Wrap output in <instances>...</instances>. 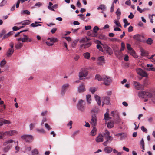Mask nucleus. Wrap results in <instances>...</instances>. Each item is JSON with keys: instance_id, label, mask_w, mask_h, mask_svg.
<instances>
[{"instance_id": "obj_49", "label": "nucleus", "mask_w": 155, "mask_h": 155, "mask_svg": "<svg viewBox=\"0 0 155 155\" xmlns=\"http://www.w3.org/2000/svg\"><path fill=\"white\" fill-rule=\"evenodd\" d=\"M12 33L13 31L9 32L7 34L5 35L4 36L3 38L4 39H5V38H7V37L12 35Z\"/></svg>"}, {"instance_id": "obj_4", "label": "nucleus", "mask_w": 155, "mask_h": 155, "mask_svg": "<svg viewBox=\"0 0 155 155\" xmlns=\"http://www.w3.org/2000/svg\"><path fill=\"white\" fill-rule=\"evenodd\" d=\"M85 103L84 101L81 100L78 102L77 104V108L81 111H84L85 108Z\"/></svg>"}, {"instance_id": "obj_39", "label": "nucleus", "mask_w": 155, "mask_h": 155, "mask_svg": "<svg viewBox=\"0 0 155 155\" xmlns=\"http://www.w3.org/2000/svg\"><path fill=\"white\" fill-rule=\"evenodd\" d=\"M30 21L28 20H25L24 21H23V22H21V23H22V25L23 26H25L26 25H28L30 24Z\"/></svg>"}, {"instance_id": "obj_45", "label": "nucleus", "mask_w": 155, "mask_h": 155, "mask_svg": "<svg viewBox=\"0 0 155 155\" xmlns=\"http://www.w3.org/2000/svg\"><path fill=\"white\" fill-rule=\"evenodd\" d=\"M50 41L51 42L53 43L54 44V43L58 42V40L57 38L52 37H51Z\"/></svg>"}, {"instance_id": "obj_17", "label": "nucleus", "mask_w": 155, "mask_h": 155, "mask_svg": "<svg viewBox=\"0 0 155 155\" xmlns=\"http://www.w3.org/2000/svg\"><path fill=\"white\" fill-rule=\"evenodd\" d=\"M133 83L136 89L139 90L141 88L142 85L138 82L134 81L133 82Z\"/></svg>"}, {"instance_id": "obj_33", "label": "nucleus", "mask_w": 155, "mask_h": 155, "mask_svg": "<svg viewBox=\"0 0 155 155\" xmlns=\"http://www.w3.org/2000/svg\"><path fill=\"white\" fill-rule=\"evenodd\" d=\"M31 155H37L39 154L38 150L37 149H34L31 151Z\"/></svg>"}, {"instance_id": "obj_21", "label": "nucleus", "mask_w": 155, "mask_h": 155, "mask_svg": "<svg viewBox=\"0 0 155 155\" xmlns=\"http://www.w3.org/2000/svg\"><path fill=\"white\" fill-rule=\"evenodd\" d=\"M14 51V49L9 48L6 52V55L7 57H10Z\"/></svg>"}, {"instance_id": "obj_47", "label": "nucleus", "mask_w": 155, "mask_h": 155, "mask_svg": "<svg viewBox=\"0 0 155 155\" xmlns=\"http://www.w3.org/2000/svg\"><path fill=\"white\" fill-rule=\"evenodd\" d=\"M31 150V148L30 147H27L25 148L24 152L27 153H28Z\"/></svg>"}, {"instance_id": "obj_25", "label": "nucleus", "mask_w": 155, "mask_h": 155, "mask_svg": "<svg viewBox=\"0 0 155 155\" xmlns=\"http://www.w3.org/2000/svg\"><path fill=\"white\" fill-rule=\"evenodd\" d=\"M109 114L108 113L106 112L104 114V119L106 121L110 120L111 117L109 116Z\"/></svg>"}, {"instance_id": "obj_20", "label": "nucleus", "mask_w": 155, "mask_h": 155, "mask_svg": "<svg viewBox=\"0 0 155 155\" xmlns=\"http://www.w3.org/2000/svg\"><path fill=\"white\" fill-rule=\"evenodd\" d=\"M91 45V42H88L86 44H84L80 45V47L81 48H86L89 47Z\"/></svg>"}, {"instance_id": "obj_9", "label": "nucleus", "mask_w": 155, "mask_h": 155, "mask_svg": "<svg viewBox=\"0 0 155 155\" xmlns=\"http://www.w3.org/2000/svg\"><path fill=\"white\" fill-rule=\"evenodd\" d=\"M137 74L140 76L145 77H147L148 75L147 73L140 68H138L136 70Z\"/></svg>"}, {"instance_id": "obj_35", "label": "nucleus", "mask_w": 155, "mask_h": 155, "mask_svg": "<svg viewBox=\"0 0 155 155\" xmlns=\"http://www.w3.org/2000/svg\"><path fill=\"white\" fill-rule=\"evenodd\" d=\"M107 127L109 128H111L114 126L113 122H110L107 123Z\"/></svg>"}, {"instance_id": "obj_36", "label": "nucleus", "mask_w": 155, "mask_h": 155, "mask_svg": "<svg viewBox=\"0 0 155 155\" xmlns=\"http://www.w3.org/2000/svg\"><path fill=\"white\" fill-rule=\"evenodd\" d=\"M30 13V12L28 10H27L21 11V15H23L24 14L29 15Z\"/></svg>"}, {"instance_id": "obj_37", "label": "nucleus", "mask_w": 155, "mask_h": 155, "mask_svg": "<svg viewBox=\"0 0 155 155\" xmlns=\"http://www.w3.org/2000/svg\"><path fill=\"white\" fill-rule=\"evenodd\" d=\"M98 41V40L97 41V42L98 43V44L97 45V49H99V50L103 52L104 48H103L102 47L99 45V44H100L99 43V42Z\"/></svg>"}, {"instance_id": "obj_10", "label": "nucleus", "mask_w": 155, "mask_h": 155, "mask_svg": "<svg viewBox=\"0 0 155 155\" xmlns=\"http://www.w3.org/2000/svg\"><path fill=\"white\" fill-rule=\"evenodd\" d=\"M18 133V132L14 130H11L6 131L4 132L5 136H12Z\"/></svg>"}, {"instance_id": "obj_62", "label": "nucleus", "mask_w": 155, "mask_h": 155, "mask_svg": "<svg viewBox=\"0 0 155 155\" xmlns=\"http://www.w3.org/2000/svg\"><path fill=\"white\" fill-rule=\"evenodd\" d=\"M146 70L147 71H155V68L154 67H151L147 68Z\"/></svg>"}, {"instance_id": "obj_40", "label": "nucleus", "mask_w": 155, "mask_h": 155, "mask_svg": "<svg viewBox=\"0 0 155 155\" xmlns=\"http://www.w3.org/2000/svg\"><path fill=\"white\" fill-rule=\"evenodd\" d=\"M110 98L108 97H104V101L107 104H110Z\"/></svg>"}, {"instance_id": "obj_50", "label": "nucleus", "mask_w": 155, "mask_h": 155, "mask_svg": "<svg viewBox=\"0 0 155 155\" xmlns=\"http://www.w3.org/2000/svg\"><path fill=\"white\" fill-rule=\"evenodd\" d=\"M7 0H3L0 3V7H2L5 6L7 3Z\"/></svg>"}, {"instance_id": "obj_56", "label": "nucleus", "mask_w": 155, "mask_h": 155, "mask_svg": "<svg viewBox=\"0 0 155 155\" xmlns=\"http://www.w3.org/2000/svg\"><path fill=\"white\" fill-rule=\"evenodd\" d=\"M105 8V5H101L97 8L98 9L104 10Z\"/></svg>"}, {"instance_id": "obj_7", "label": "nucleus", "mask_w": 155, "mask_h": 155, "mask_svg": "<svg viewBox=\"0 0 155 155\" xmlns=\"http://www.w3.org/2000/svg\"><path fill=\"white\" fill-rule=\"evenodd\" d=\"M69 85L68 83L64 84L61 87V95L64 96L66 90L69 87Z\"/></svg>"}, {"instance_id": "obj_19", "label": "nucleus", "mask_w": 155, "mask_h": 155, "mask_svg": "<svg viewBox=\"0 0 155 155\" xmlns=\"http://www.w3.org/2000/svg\"><path fill=\"white\" fill-rule=\"evenodd\" d=\"M94 97L95 100L97 101L98 105H100L101 104V101L100 97L97 95H94Z\"/></svg>"}, {"instance_id": "obj_63", "label": "nucleus", "mask_w": 155, "mask_h": 155, "mask_svg": "<svg viewBox=\"0 0 155 155\" xmlns=\"http://www.w3.org/2000/svg\"><path fill=\"white\" fill-rule=\"evenodd\" d=\"M36 130L37 131L39 132H41L43 133H45V130L43 128H41L40 129H36Z\"/></svg>"}, {"instance_id": "obj_32", "label": "nucleus", "mask_w": 155, "mask_h": 155, "mask_svg": "<svg viewBox=\"0 0 155 155\" xmlns=\"http://www.w3.org/2000/svg\"><path fill=\"white\" fill-rule=\"evenodd\" d=\"M129 54L132 56L134 58H137V55L136 54L135 52L132 49L129 51Z\"/></svg>"}, {"instance_id": "obj_44", "label": "nucleus", "mask_w": 155, "mask_h": 155, "mask_svg": "<svg viewBox=\"0 0 155 155\" xmlns=\"http://www.w3.org/2000/svg\"><path fill=\"white\" fill-rule=\"evenodd\" d=\"M140 146H141L142 147V149L143 150H145L144 148V140L143 138H142L141 141L140 143Z\"/></svg>"}, {"instance_id": "obj_24", "label": "nucleus", "mask_w": 155, "mask_h": 155, "mask_svg": "<svg viewBox=\"0 0 155 155\" xmlns=\"http://www.w3.org/2000/svg\"><path fill=\"white\" fill-rule=\"evenodd\" d=\"M14 142V141L12 139H9L5 141L3 143V145L4 146H6L8 144H10Z\"/></svg>"}, {"instance_id": "obj_13", "label": "nucleus", "mask_w": 155, "mask_h": 155, "mask_svg": "<svg viewBox=\"0 0 155 155\" xmlns=\"http://www.w3.org/2000/svg\"><path fill=\"white\" fill-rule=\"evenodd\" d=\"M97 63L98 65H102L105 63V60L103 56L98 57L97 59Z\"/></svg>"}, {"instance_id": "obj_30", "label": "nucleus", "mask_w": 155, "mask_h": 155, "mask_svg": "<svg viewBox=\"0 0 155 155\" xmlns=\"http://www.w3.org/2000/svg\"><path fill=\"white\" fill-rule=\"evenodd\" d=\"M97 129L95 126H93V129L91 132V135L92 136H94L96 134Z\"/></svg>"}, {"instance_id": "obj_43", "label": "nucleus", "mask_w": 155, "mask_h": 155, "mask_svg": "<svg viewBox=\"0 0 155 155\" xmlns=\"http://www.w3.org/2000/svg\"><path fill=\"white\" fill-rule=\"evenodd\" d=\"M6 61L5 59H4L2 60L0 63V66L1 68H3L4 65L6 64Z\"/></svg>"}, {"instance_id": "obj_52", "label": "nucleus", "mask_w": 155, "mask_h": 155, "mask_svg": "<svg viewBox=\"0 0 155 155\" xmlns=\"http://www.w3.org/2000/svg\"><path fill=\"white\" fill-rule=\"evenodd\" d=\"M153 42V40L151 38H148L146 41V43L147 44H149V45H151Z\"/></svg>"}, {"instance_id": "obj_53", "label": "nucleus", "mask_w": 155, "mask_h": 155, "mask_svg": "<svg viewBox=\"0 0 155 155\" xmlns=\"http://www.w3.org/2000/svg\"><path fill=\"white\" fill-rule=\"evenodd\" d=\"M35 124L31 123L29 125V129L30 130H33L35 127Z\"/></svg>"}, {"instance_id": "obj_42", "label": "nucleus", "mask_w": 155, "mask_h": 155, "mask_svg": "<svg viewBox=\"0 0 155 155\" xmlns=\"http://www.w3.org/2000/svg\"><path fill=\"white\" fill-rule=\"evenodd\" d=\"M99 30V28L97 26H95L93 28L94 32L95 33L93 36H96L97 35L96 33L97 32V31Z\"/></svg>"}, {"instance_id": "obj_5", "label": "nucleus", "mask_w": 155, "mask_h": 155, "mask_svg": "<svg viewBox=\"0 0 155 155\" xmlns=\"http://www.w3.org/2000/svg\"><path fill=\"white\" fill-rule=\"evenodd\" d=\"M103 79L102 81L104 82L103 84L106 86L109 85L112 81L111 78L108 76L103 75Z\"/></svg>"}, {"instance_id": "obj_23", "label": "nucleus", "mask_w": 155, "mask_h": 155, "mask_svg": "<svg viewBox=\"0 0 155 155\" xmlns=\"http://www.w3.org/2000/svg\"><path fill=\"white\" fill-rule=\"evenodd\" d=\"M23 43L22 42H21L19 41L17 42L15 45V48L17 49H20L23 45Z\"/></svg>"}, {"instance_id": "obj_2", "label": "nucleus", "mask_w": 155, "mask_h": 155, "mask_svg": "<svg viewBox=\"0 0 155 155\" xmlns=\"http://www.w3.org/2000/svg\"><path fill=\"white\" fill-rule=\"evenodd\" d=\"M133 39L139 42H145L144 36L142 34H137L134 35L133 36Z\"/></svg>"}, {"instance_id": "obj_60", "label": "nucleus", "mask_w": 155, "mask_h": 155, "mask_svg": "<svg viewBox=\"0 0 155 155\" xmlns=\"http://www.w3.org/2000/svg\"><path fill=\"white\" fill-rule=\"evenodd\" d=\"M113 152L114 153H116L117 155H121L122 153L118 152L115 149H114L113 150Z\"/></svg>"}, {"instance_id": "obj_11", "label": "nucleus", "mask_w": 155, "mask_h": 155, "mask_svg": "<svg viewBox=\"0 0 155 155\" xmlns=\"http://www.w3.org/2000/svg\"><path fill=\"white\" fill-rule=\"evenodd\" d=\"M155 93V90L153 89L150 91H145V98H151Z\"/></svg>"}, {"instance_id": "obj_1", "label": "nucleus", "mask_w": 155, "mask_h": 155, "mask_svg": "<svg viewBox=\"0 0 155 155\" xmlns=\"http://www.w3.org/2000/svg\"><path fill=\"white\" fill-rule=\"evenodd\" d=\"M104 138L106 140V141L103 143L104 146H106L108 143H110L113 140V137L110 135V132L107 130H105V132L103 133Z\"/></svg>"}, {"instance_id": "obj_22", "label": "nucleus", "mask_w": 155, "mask_h": 155, "mask_svg": "<svg viewBox=\"0 0 155 155\" xmlns=\"http://www.w3.org/2000/svg\"><path fill=\"white\" fill-rule=\"evenodd\" d=\"M140 51L141 52V54L142 56H146L148 55V52L142 48H140Z\"/></svg>"}, {"instance_id": "obj_28", "label": "nucleus", "mask_w": 155, "mask_h": 155, "mask_svg": "<svg viewBox=\"0 0 155 155\" xmlns=\"http://www.w3.org/2000/svg\"><path fill=\"white\" fill-rule=\"evenodd\" d=\"M86 101L88 104H90L91 102V98L90 95L88 94L86 96Z\"/></svg>"}, {"instance_id": "obj_41", "label": "nucleus", "mask_w": 155, "mask_h": 155, "mask_svg": "<svg viewBox=\"0 0 155 155\" xmlns=\"http://www.w3.org/2000/svg\"><path fill=\"white\" fill-rule=\"evenodd\" d=\"M95 78L98 81H102L103 75L102 76H101L100 75L97 74L95 76Z\"/></svg>"}, {"instance_id": "obj_48", "label": "nucleus", "mask_w": 155, "mask_h": 155, "mask_svg": "<svg viewBox=\"0 0 155 155\" xmlns=\"http://www.w3.org/2000/svg\"><path fill=\"white\" fill-rule=\"evenodd\" d=\"M83 56L85 58L88 59L90 58V54L88 52L85 53L84 54Z\"/></svg>"}, {"instance_id": "obj_46", "label": "nucleus", "mask_w": 155, "mask_h": 155, "mask_svg": "<svg viewBox=\"0 0 155 155\" xmlns=\"http://www.w3.org/2000/svg\"><path fill=\"white\" fill-rule=\"evenodd\" d=\"M114 22L116 26L118 27H121V25L120 23V22H119L118 20H114Z\"/></svg>"}, {"instance_id": "obj_59", "label": "nucleus", "mask_w": 155, "mask_h": 155, "mask_svg": "<svg viewBox=\"0 0 155 155\" xmlns=\"http://www.w3.org/2000/svg\"><path fill=\"white\" fill-rule=\"evenodd\" d=\"M2 123L5 124H9L11 123V122L8 120L4 119L2 121Z\"/></svg>"}, {"instance_id": "obj_51", "label": "nucleus", "mask_w": 155, "mask_h": 155, "mask_svg": "<svg viewBox=\"0 0 155 155\" xmlns=\"http://www.w3.org/2000/svg\"><path fill=\"white\" fill-rule=\"evenodd\" d=\"M53 5V4L51 2H49V5L48 6V8L49 10L54 11L55 10L51 6Z\"/></svg>"}, {"instance_id": "obj_8", "label": "nucleus", "mask_w": 155, "mask_h": 155, "mask_svg": "<svg viewBox=\"0 0 155 155\" xmlns=\"http://www.w3.org/2000/svg\"><path fill=\"white\" fill-rule=\"evenodd\" d=\"M90 123L93 126H95L97 124V120L96 114H93L91 116Z\"/></svg>"}, {"instance_id": "obj_15", "label": "nucleus", "mask_w": 155, "mask_h": 155, "mask_svg": "<svg viewBox=\"0 0 155 155\" xmlns=\"http://www.w3.org/2000/svg\"><path fill=\"white\" fill-rule=\"evenodd\" d=\"M78 90L79 92H82L85 91L84 86L83 83H81L78 87Z\"/></svg>"}, {"instance_id": "obj_12", "label": "nucleus", "mask_w": 155, "mask_h": 155, "mask_svg": "<svg viewBox=\"0 0 155 155\" xmlns=\"http://www.w3.org/2000/svg\"><path fill=\"white\" fill-rule=\"evenodd\" d=\"M88 74L87 71L84 69H81L79 73V76L81 80H82V78L86 77Z\"/></svg>"}, {"instance_id": "obj_31", "label": "nucleus", "mask_w": 155, "mask_h": 155, "mask_svg": "<svg viewBox=\"0 0 155 155\" xmlns=\"http://www.w3.org/2000/svg\"><path fill=\"white\" fill-rule=\"evenodd\" d=\"M116 14L117 15V19L119 20L120 18V16L121 15L120 10L119 8H118L116 12Z\"/></svg>"}, {"instance_id": "obj_14", "label": "nucleus", "mask_w": 155, "mask_h": 155, "mask_svg": "<svg viewBox=\"0 0 155 155\" xmlns=\"http://www.w3.org/2000/svg\"><path fill=\"white\" fill-rule=\"evenodd\" d=\"M23 38H22V42L24 43L28 42H30L32 41V39L29 38V37L27 35L23 34Z\"/></svg>"}, {"instance_id": "obj_57", "label": "nucleus", "mask_w": 155, "mask_h": 155, "mask_svg": "<svg viewBox=\"0 0 155 155\" xmlns=\"http://www.w3.org/2000/svg\"><path fill=\"white\" fill-rule=\"evenodd\" d=\"M73 122L72 121H70L67 124L68 127H70L69 129H71L72 128V124Z\"/></svg>"}, {"instance_id": "obj_34", "label": "nucleus", "mask_w": 155, "mask_h": 155, "mask_svg": "<svg viewBox=\"0 0 155 155\" xmlns=\"http://www.w3.org/2000/svg\"><path fill=\"white\" fill-rule=\"evenodd\" d=\"M97 90V88L95 87H91L90 88L89 90L92 94H93Z\"/></svg>"}, {"instance_id": "obj_27", "label": "nucleus", "mask_w": 155, "mask_h": 155, "mask_svg": "<svg viewBox=\"0 0 155 155\" xmlns=\"http://www.w3.org/2000/svg\"><path fill=\"white\" fill-rule=\"evenodd\" d=\"M138 96L139 97L141 98H145V91H142L138 93Z\"/></svg>"}, {"instance_id": "obj_55", "label": "nucleus", "mask_w": 155, "mask_h": 155, "mask_svg": "<svg viewBox=\"0 0 155 155\" xmlns=\"http://www.w3.org/2000/svg\"><path fill=\"white\" fill-rule=\"evenodd\" d=\"M45 128L48 130H49L51 129L50 126L47 123H45Z\"/></svg>"}, {"instance_id": "obj_29", "label": "nucleus", "mask_w": 155, "mask_h": 155, "mask_svg": "<svg viewBox=\"0 0 155 155\" xmlns=\"http://www.w3.org/2000/svg\"><path fill=\"white\" fill-rule=\"evenodd\" d=\"M40 22H35L34 23H32L31 24L30 26L32 27H35L38 26H41V25L39 23Z\"/></svg>"}, {"instance_id": "obj_61", "label": "nucleus", "mask_w": 155, "mask_h": 155, "mask_svg": "<svg viewBox=\"0 0 155 155\" xmlns=\"http://www.w3.org/2000/svg\"><path fill=\"white\" fill-rule=\"evenodd\" d=\"M125 48V44L123 42H122L121 43V48L120 50L121 51H123L124 49Z\"/></svg>"}, {"instance_id": "obj_26", "label": "nucleus", "mask_w": 155, "mask_h": 155, "mask_svg": "<svg viewBox=\"0 0 155 155\" xmlns=\"http://www.w3.org/2000/svg\"><path fill=\"white\" fill-rule=\"evenodd\" d=\"M121 51L117 50L114 51L115 55L118 58H120L122 55Z\"/></svg>"}, {"instance_id": "obj_64", "label": "nucleus", "mask_w": 155, "mask_h": 155, "mask_svg": "<svg viewBox=\"0 0 155 155\" xmlns=\"http://www.w3.org/2000/svg\"><path fill=\"white\" fill-rule=\"evenodd\" d=\"M152 102L154 103L155 104V93L153 95V96L151 98Z\"/></svg>"}, {"instance_id": "obj_3", "label": "nucleus", "mask_w": 155, "mask_h": 155, "mask_svg": "<svg viewBox=\"0 0 155 155\" xmlns=\"http://www.w3.org/2000/svg\"><path fill=\"white\" fill-rule=\"evenodd\" d=\"M98 41L103 46L104 50L107 54L111 55L113 53V51L110 47L106 44L102 43L99 41Z\"/></svg>"}, {"instance_id": "obj_16", "label": "nucleus", "mask_w": 155, "mask_h": 155, "mask_svg": "<svg viewBox=\"0 0 155 155\" xmlns=\"http://www.w3.org/2000/svg\"><path fill=\"white\" fill-rule=\"evenodd\" d=\"M104 137L101 134H99L96 138V141L97 143L103 142Z\"/></svg>"}, {"instance_id": "obj_54", "label": "nucleus", "mask_w": 155, "mask_h": 155, "mask_svg": "<svg viewBox=\"0 0 155 155\" xmlns=\"http://www.w3.org/2000/svg\"><path fill=\"white\" fill-rule=\"evenodd\" d=\"M80 132V131L79 130H77L74 132L72 134L71 136L74 138L75 137V136L78 134Z\"/></svg>"}, {"instance_id": "obj_58", "label": "nucleus", "mask_w": 155, "mask_h": 155, "mask_svg": "<svg viewBox=\"0 0 155 155\" xmlns=\"http://www.w3.org/2000/svg\"><path fill=\"white\" fill-rule=\"evenodd\" d=\"M89 40V39H88L87 38H82L80 40V42H86L87 41H88Z\"/></svg>"}, {"instance_id": "obj_38", "label": "nucleus", "mask_w": 155, "mask_h": 155, "mask_svg": "<svg viewBox=\"0 0 155 155\" xmlns=\"http://www.w3.org/2000/svg\"><path fill=\"white\" fill-rule=\"evenodd\" d=\"M12 147V146L9 145L5 147L3 149V151L5 152H7Z\"/></svg>"}, {"instance_id": "obj_6", "label": "nucleus", "mask_w": 155, "mask_h": 155, "mask_svg": "<svg viewBox=\"0 0 155 155\" xmlns=\"http://www.w3.org/2000/svg\"><path fill=\"white\" fill-rule=\"evenodd\" d=\"M21 138L26 142H30L33 140V137L31 135H23L21 136Z\"/></svg>"}, {"instance_id": "obj_18", "label": "nucleus", "mask_w": 155, "mask_h": 155, "mask_svg": "<svg viewBox=\"0 0 155 155\" xmlns=\"http://www.w3.org/2000/svg\"><path fill=\"white\" fill-rule=\"evenodd\" d=\"M112 150V148L110 147L107 146L104 149V151L107 153H110Z\"/></svg>"}]
</instances>
